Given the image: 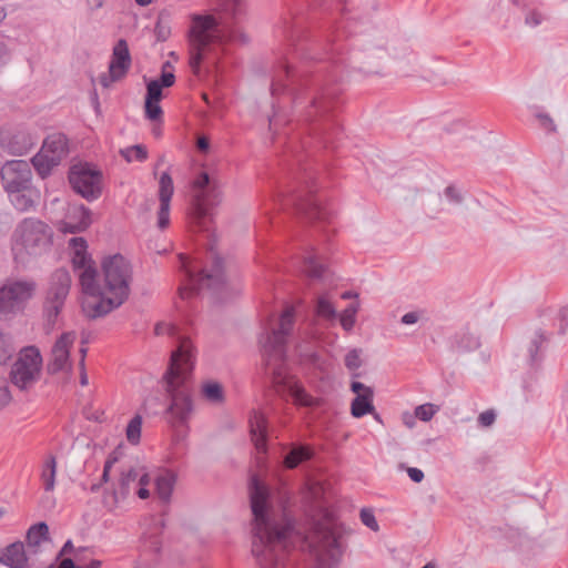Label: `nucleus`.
<instances>
[{"label": "nucleus", "instance_id": "nucleus-12", "mask_svg": "<svg viewBox=\"0 0 568 568\" xmlns=\"http://www.w3.org/2000/svg\"><path fill=\"white\" fill-rule=\"evenodd\" d=\"M68 138L63 133H53L45 138L41 150L32 158L31 162L38 174L44 179L52 169L68 155Z\"/></svg>", "mask_w": 568, "mask_h": 568}, {"label": "nucleus", "instance_id": "nucleus-23", "mask_svg": "<svg viewBox=\"0 0 568 568\" xmlns=\"http://www.w3.org/2000/svg\"><path fill=\"white\" fill-rule=\"evenodd\" d=\"M250 433L257 450L265 453L267 448V420L260 412H253L250 417Z\"/></svg>", "mask_w": 568, "mask_h": 568}, {"label": "nucleus", "instance_id": "nucleus-63", "mask_svg": "<svg viewBox=\"0 0 568 568\" xmlns=\"http://www.w3.org/2000/svg\"><path fill=\"white\" fill-rule=\"evenodd\" d=\"M87 419L89 420H93V422H97V423H103L105 420L104 418V412H94L90 415H87Z\"/></svg>", "mask_w": 568, "mask_h": 568}, {"label": "nucleus", "instance_id": "nucleus-28", "mask_svg": "<svg viewBox=\"0 0 568 568\" xmlns=\"http://www.w3.org/2000/svg\"><path fill=\"white\" fill-rule=\"evenodd\" d=\"M547 342L548 337L546 333L541 328L537 329L528 346V361L530 366H535L541 362L542 356L539 355V349Z\"/></svg>", "mask_w": 568, "mask_h": 568}, {"label": "nucleus", "instance_id": "nucleus-15", "mask_svg": "<svg viewBox=\"0 0 568 568\" xmlns=\"http://www.w3.org/2000/svg\"><path fill=\"white\" fill-rule=\"evenodd\" d=\"M0 176L7 193L31 189L32 172L29 163L23 160L8 161L1 168Z\"/></svg>", "mask_w": 568, "mask_h": 568}, {"label": "nucleus", "instance_id": "nucleus-32", "mask_svg": "<svg viewBox=\"0 0 568 568\" xmlns=\"http://www.w3.org/2000/svg\"><path fill=\"white\" fill-rule=\"evenodd\" d=\"M57 460L53 455H50L43 465L41 478L45 491H51L55 485Z\"/></svg>", "mask_w": 568, "mask_h": 568}, {"label": "nucleus", "instance_id": "nucleus-25", "mask_svg": "<svg viewBox=\"0 0 568 568\" xmlns=\"http://www.w3.org/2000/svg\"><path fill=\"white\" fill-rule=\"evenodd\" d=\"M155 491L162 504L169 505L176 483V475L171 470L160 471L155 478Z\"/></svg>", "mask_w": 568, "mask_h": 568}, {"label": "nucleus", "instance_id": "nucleus-62", "mask_svg": "<svg viewBox=\"0 0 568 568\" xmlns=\"http://www.w3.org/2000/svg\"><path fill=\"white\" fill-rule=\"evenodd\" d=\"M73 550H74L73 542H72V540H71V539H68V540L64 542V545H63V547L61 548V550L59 551V554H58V556H57V559H59V558H60V557H62L63 555L69 554V552H71V551H73Z\"/></svg>", "mask_w": 568, "mask_h": 568}, {"label": "nucleus", "instance_id": "nucleus-2", "mask_svg": "<svg viewBox=\"0 0 568 568\" xmlns=\"http://www.w3.org/2000/svg\"><path fill=\"white\" fill-rule=\"evenodd\" d=\"M250 501L253 514L252 554L260 568H281L282 554L291 547L307 546L311 552H324L333 560L341 556V544L334 530L313 519L307 530L285 513L280 519L270 515V491L258 479L250 480Z\"/></svg>", "mask_w": 568, "mask_h": 568}, {"label": "nucleus", "instance_id": "nucleus-1", "mask_svg": "<svg viewBox=\"0 0 568 568\" xmlns=\"http://www.w3.org/2000/svg\"><path fill=\"white\" fill-rule=\"evenodd\" d=\"M339 12L342 21L334 22L331 33L326 38L329 45V59H316L303 47L296 48L291 58H286L275 69L271 83V93L274 114L270 119V128L278 125L283 118L280 110L288 104L292 116L287 122H296L307 130L325 146L329 143L331 131L335 133L337 125L333 121V112L338 103L339 89L336 83L341 79L342 71L351 68L366 74L377 73L378 70L365 67V58L378 57L383 47L374 48V52L365 54L361 50L353 49L347 59L341 58L343 47L339 43L346 31H341V26L346 18L347 8L343 0H320V6L325 10L332 6Z\"/></svg>", "mask_w": 568, "mask_h": 568}, {"label": "nucleus", "instance_id": "nucleus-41", "mask_svg": "<svg viewBox=\"0 0 568 568\" xmlns=\"http://www.w3.org/2000/svg\"><path fill=\"white\" fill-rule=\"evenodd\" d=\"M14 347L10 338L0 332V364H6L13 355Z\"/></svg>", "mask_w": 568, "mask_h": 568}, {"label": "nucleus", "instance_id": "nucleus-46", "mask_svg": "<svg viewBox=\"0 0 568 568\" xmlns=\"http://www.w3.org/2000/svg\"><path fill=\"white\" fill-rule=\"evenodd\" d=\"M345 366L349 371H356L362 366L361 349L353 348L346 355L344 359Z\"/></svg>", "mask_w": 568, "mask_h": 568}, {"label": "nucleus", "instance_id": "nucleus-40", "mask_svg": "<svg viewBox=\"0 0 568 568\" xmlns=\"http://www.w3.org/2000/svg\"><path fill=\"white\" fill-rule=\"evenodd\" d=\"M535 118L538 120L540 128L548 134L557 133V125L549 113L544 112L536 106Z\"/></svg>", "mask_w": 568, "mask_h": 568}, {"label": "nucleus", "instance_id": "nucleus-16", "mask_svg": "<svg viewBox=\"0 0 568 568\" xmlns=\"http://www.w3.org/2000/svg\"><path fill=\"white\" fill-rule=\"evenodd\" d=\"M74 332H65L60 335L51 349V358L47 364V372L51 375L70 369V349L75 341Z\"/></svg>", "mask_w": 568, "mask_h": 568}, {"label": "nucleus", "instance_id": "nucleus-57", "mask_svg": "<svg viewBox=\"0 0 568 568\" xmlns=\"http://www.w3.org/2000/svg\"><path fill=\"white\" fill-rule=\"evenodd\" d=\"M419 314L417 312H408L404 314L400 318V322L405 325H412L418 322Z\"/></svg>", "mask_w": 568, "mask_h": 568}, {"label": "nucleus", "instance_id": "nucleus-38", "mask_svg": "<svg viewBox=\"0 0 568 568\" xmlns=\"http://www.w3.org/2000/svg\"><path fill=\"white\" fill-rule=\"evenodd\" d=\"M357 310V305L351 304L339 315L341 325L345 331L349 332L353 329L356 321Z\"/></svg>", "mask_w": 568, "mask_h": 568}, {"label": "nucleus", "instance_id": "nucleus-10", "mask_svg": "<svg viewBox=\"0 0 568 568\" xmlns=\"http://www.w3.org/2000/svg\"><path fill=\"white\" fill-rule=\"evenodd\" d=\"M71 287V276L68 270H55L50 278L43 302V313L47 324L53 326L62 311Z\"/></svg>", "mask_w": 568, "mask_h": 568}, {"label": "nucleus", "instance_id": "nucleus-53", "mask_svg": "<svg viewBox=\"0 0 568 568\" xmlns=\"http://www.w3.org/2000/svg\"><path fill=\"white\" fill-rule=\"evenodd\" d=\"M154 33L158 41H165L171 33L170 27L163 24L160 20L156 22Z\"/></svg>", "mask_w": 568, "mask_h": 568}, {"label": "nucleus", "instance_id": "nucleus-17", "mask_svg": "<svg viewBox=\"0 0 568 568\" xmlns=\"http://www.w3.org/2000/svg\"><path fill=\"white\" fill-rule=\"evenodd\" d=\"M72 265L75 271H80L79 281L84 296H88L89 292H97L98 271L87 251L77 248L72 256Z\"/></svg>", "mask_w": 568, "mask_h": 568}, {"label": "nucleus", "instance_id": "nucleus-36", "mask_svg": "<svg viewBox=\"0 0 568 568\" xmlns=\"http://www.w3.org/2000/svg\"><path fill=\"white\" fill-rule=\"evenodd\" d=\"M315 311L320 317L325 320H335L337 316L335 307L325 296L317 297Z\"/></svg>", "mask_w": 568, "mask_h": 568}, {"label": "nucleus", "instance_id": "nucleus-33", "mask_svg": "<svg viewBox=\"0 0 568 568\" xmlns=\"http://www.w3.org/2000/svg\"><path fill=\"white\" fill-rule=\"evenodd\" d=\"M303 271L306 273L308 277L314 280H321L326 273V267L318 262L315 255L310 254L304 257Z\"/></svg>", "mask_w": 568, "mask_h": 568}, {"label": "nucleus", "instance_id": "nucleus-22", "mask_svg": "<svg viewBox=\"0 0 568 568\" xmlns=\"http://www.w3.org/2000/svg\"><path fill=\"white\" fill-rule=\"evenodd\" d=\"M131 62L132 59L128 42L124 39L118 40L112 50L111 61L109 64L110 71H116L122 77H125L130 70Z\"/></svg>", "mask_w": 568, "mask_h": 568}, {"label": "nucleus", "instance_id": "nucleus-3", "mask_svg": "<svg viewBox=\"0 0 568 568\" xmlns=\"http://www.w3.org/2000/svg\"><path fill=\"white\" fill-rule=\"evenodd\" d=\"M154 334H169L178 339V346L171 354L169 367L163 376L165 390L170 397V405L165 412L169 422L174 426L184 425L193 409L189 378L194 364V347L187 337L180 335L175 325L158 323Z\"/></svg>", "mask_w": 568, "mask_h": 568}, {"label": "nucleus", "instance_id": "nucleus-7", "mask_svg": "<svg viewBox=\"0 0 568 568\" xmlns=\"http://www.w3.org/2000/svg\"><path fill=\"white\" fill-rule=\"evenodd\" d=\"M294 179L296 185L287 191V195L282 200V206L284 209L292 207L296 214L311 222L328 221L332 216V210L315 196L312 174L303 169V173H298Z\"/></svg>", "mask_w": 568, "mask_h": 568}, {"label": "nucleus", "instance_id": "nucleus-55", "mask_svg": "<svg viewBox=\"0 0 568 568\" xmlns=\"http://www.w3.org/2000/svg\"><path fill=\"white\" fill-rule=\"evenodd\" d=\"M559 334H565L568 327V307H561L558 313Z\"/></svg>", "mask_w": 568, "mask_h": 568}, {"label": "nucleus", "instance_id": "nucleus-9", "mask_svg": "<svg viewBox=\"0 0 568 568\" xmlns=\"http://www.w3.org/2000/svg\"><path fill=\"white\" fill-rule=\"evenodd\" d=\"M295 314L292 307H287L280 316L276 327L261 338L263 357L267 366L274 365L276 371L286 358L287 342L293 334Z\"/></svg>", "mask_w": 568, "mask_h": 568}, {"label": "nucleus", "instance_id": "nucleus-51", "mask_svg": "<svg viewBox=\"0 0 568 568\" xmlns=\"http://www.w3.org/2000/svg\"><path fill=\"white\" fill-rule=\"evenodd\" d=\"M124 77L119 74L116 71L112 72L109 70L108 72L101 73L99 75V83L106 89L110 88L113 82L120 81Z\"/></svg>", "mask_w": 568, "mask_h": 568}, {"label": "nucleus", "instance_id": "nucleus-42", "mask_svg": "<svg viewBox=\"0 0 568 568\" xmlns=\"http://www.w3.org/2000/svg\"><path fill=\"white\" fill-rule=\"evenodd\" d=\"M162 91H163V87L158 84V81L150 80L146 83L145 100L153 101V102H160L163 98Z\"/></svg>", "mask_w": 568, "mask_h": 568}, {"label": "nucleus", "instance_id": "nucleus-11", "mask_svg": "<svg viewBox=\"0 0 568 568\" xmlns=\"http://www.w3.org/2000/svg\"><path fill=\"white\" fill-rule=\"evenodd\" d=\"M102 179V172L87 162L73 164L68 174L72 190L89 202L101 196Z\"/></svg>", "mask_w": 568, "mask_h": 568}, {"label": "nucleus", "instance_id": "nucleus-44", "mask_svg": "<svg viewBox=\"0 0 568 568\" xmlns=\"http://www.w3.org/2000/svg\"><path fill=\"white\" fill-rule=\"evenodd\" d=\"M437 409L438 408L434 404L427 403L419 405L415 409V418H418L423 422H428L436 414Z\"/></svg>", "mask_w": 568, "mask_h": 568}, {"label": "nucleus", "instance_id": "nucleus-27", "mask_svg": "<svg viewBox=\"0 0 568 568\" xmlns=\"http://www.w3.org/2000/svg\"><path fill=\"white\" fill-rule=\"evenodd\" d=\"M373 395V390H368L367 394L356 395L351 404V413L353 417L361 418L366 414L374 412Z\"/></svg>", "mask_w": 568, "mask_h": 568}, {"label": "nucleus", "instance_id": "nucleus-24", "mask_svg": "<svg viewBox=\"0 0 568 568\" xmlns=\"http://www.w3.org/2000/svg\"><path fill=\"white\" fill-rule=\"evenodd\" d=\"M0 564L9 568H28L23 542L14 541L8 545L0 555Z\"/></svg>", "mask_w": 568, "mask_h": 568}, {"label": "nucleus", "instance_id": "nucleus-37", "mask_svg": "<svg viewBox=\"0 0 568 568\" xmlns=\"http://www.w3.org/2000/svg\"><path fill=\"white\" fill-rule=\"evenodd\" d=\"M121 154L128 162H131L133 160L143 162L148 158L146 148L142 144H135V145L129 146V148L122 150Z\"/></svg>", "mask_w": 568, "mask_h": 568}, {"label": "nucleus", "instance_id": "nucleus-49", "mask_svg": "<svg viewBox=\"0 0 568 568\" xmlns=\"http://www.w3.org/2000/svg\"><path fill=\"white\" fill-rule=\"evenodd\" d=\"M362 523L369 529L377 531L379 529L378 523L374 513L371 509L363 508L359 514Z\"/></svg>", "mask_w": 568, "mask_h": 568}, {"label": "nucleus", "instance_id": "nucleus-21", "mask_svg": "<svg viewBox=\"0 0 568 568\" xmlns=\"http://www.w3.org/2000/svg\"><path fill=\"white\" fill-rule=\"evenodd\" d=\"M91 223L90 209L81 204L69 212L68 220L61 223L60 231L69 234H77L84 232Z\"/></svg>", "mask_w": 568, "mask_h": 568}, {"label": "nucleus", "instance_id": "nucleus-8", "mask_svg": "<svg viewBox=\"0 0 568 568\" xmlns=\"http://www.w3.org/2000/svg\"><path fill=\"white\" fill-rule=\"evenodd\" d=\"M52 235V229L44 222L33 217L22 220L13 233L12 251L16 260L20 257L22 251L29 255H40L50 247Z\"/></svg>", "mask_w": 568, "mask_h": 568}, {"label": "nucleus", "instance_id": "nucleus-6", "mask_svg": "<svg viewBox=\"0 0 568 568\" xmlns=\"http://www.w3.org/2000/svg\"><path fill=\"white\" fill-rule=\"evenodd\" d=\"M209 251L212 260L209 271L201 270L196 272L193 263L185 255H180L181 268L186 282V284L180 288L181 298H189L203 288H209L219 294L226 286L224 260L217 255L213 244L210 245Z\"/></svg>", "mask_w": 568, "mask_h": 568}, {"label": "nucleus", "instance_id": "nucleus-48", "mask_svg": "<svg viewBox=\"0 0 568 568\" xmlns=\"http://www.w3.org/2000/svg\"><path fill=\"white\" fill-rule=\"evenodd\" d=\"M293 396L297 405L305 407H313L316 405V399L302 388L295 389Z\"/></svg>", "mask_w": 568, "mask_h": 568}, {"label": "nucleus", "instance_id": "nucleus-31", "mask_svg": "<svg viewBox=\"0 0 568 568\" xmlns=\"http://www.w3.org/2000/svg\"><path fill=\"white\" fill-rule=\"evenodd\" d=\"M11 204L20 212H27L34 206L29 191H12L8 193Z\"/></svg>", "mask_w": 568, "mask_h": 568}, {"label": "nucleus", "instance_id": "nucleus-45", "mask_svg": "<svg viewBox=\"0 0 568 568\" xmlns=\"http://www.w3.org/2000/svg\"><path fill=\"white\" fill-rule=\"evenodd\" d=\"M545 20L546 16L537 9L528 10L525 16V24L529 28H537Z\"/></svg>", "mask_w": 568, "mask_h": 568}, {"label": "nucleus", "instance_id": "nucleus-13", "mask_svg": "<svg viewBox=\"0 0 568 568\" xmlns=\"http://www.w3.org/2000/svg\"><path fill=\"white\" fill-rule=\"evenodd\" d=\"M41 367L40 351L34 346L23 348L10 372L12 384L20 389L30 388L38 381Z\"/></svg>", "mask_w": 568, "mask_h": 568}, {"label": "nucleus", "instance_id": "nucleus-20", "mask_svg": "<svg viewBox=\"0 0 568 568\" xmlns=\"http://www.w3.org/2000/svg\"><path fill=\"white\" fill-rule=\"evenodd\" d=\"M221 200L222 193L216 184H213L205 191H201L200 195H194V212L200 224H204L210 210L220 204Z\"/></svg>", "mask_w": 568, "mask_h": 568}, {"label": "nucleus", "instance_id": "nucleus-52", "mask_svg": "<svg viewBox=\"0 0 568 568\" xmlns=\"http://www.w3.org/2000/svg\"><path fill=\"white\" fill-rule=\"evenodd\" d=\"M496 414L494 413V410H485L480 413L478 416V425L481 427H489L494 424Z\"/></svg>", "mask_w": 568, "mask_h": 568}, {"label": "nucleus", "instance_id": "nucleus-34", "mask_svg": "<svg viewBox=\"0 0 568 568\" xmlns=\"http://www.w3.org/2000/svg\"><path fill=\"white\" fill-rule=\"evenodd\" d=\"M142 417L135 415L128 424L125 434L126 439L132 445H138L141 439Z\"/></svg>", "mask_w": 568, "mask_h": 568}, {"label": "nucleus", "instance_id": "nucleus-56", "mask_svg": "<svg viewBox=\"0 0 568 568\" xmlns=\"http://www.w3.org/2000/svg\"><path fill=\"white\" fill-rule=\"evenodd\" d=\"M407 475L414 483H420L424 479L423 470L416 467H408Z\"/></svg>", "mask_w": 568, "mask_h": 568}, {"label": "nucleus", "instance_id": "nucleus-18", "mask_svg": "<svg viewBox=\"0 0 568 568\" xmlns=\"http://www.w3.org/2000/svg\"><path fill=\"white\" fill-rule=\"evenodd\" d=\"M174 193L173 180L169 172H163L159 180L158 227L164 230L170 224V204Z\"/></svg>", "mask_w": 568, "mask_h": 568}, {"label": "nucleus", "instance_id": "nucleus-39", "mask_svg": "<svg viewBox=\"0 0 568 568\" xmlns=\"http://www.w3.org/2000/svg\"><path fill=\"white\" fill-rule=\"evenodd\" d=\"M163 88H170L175 83V74L173 72V64L170 61H165L161 68V75L159 79H154Z\"/></svg>", "mask_w": 568, "mask_h": 568}, {"label": "nucleus", "instance_id": "nucleus-54", "mask_svg": "<svg viewBox=\"0 0 568 568\" xmlns=\"http://www.w3.org/2000/svg\"><path fill=\"white\" fill-rule=\"evenodd\" d=\"M11 400V394L9 392L8 385L4 381H0V408L8 405Z\"/></svg>", "mask_w": 568, "mask_h": 568}, {"label": "nucleus", "instance_id": "nucleus-35", "mask_svg": "<svg viewBox=\"0 0 568 568\" xmlns=\"http://www.w3.org/2000/svg\"><path fill=\"white\" fill-rule=\"evenodd\" d=\"M204 397L212 403H221L224 399L223 387L220 383L209 382L202 388Z\"/></svg>", "mask_w": 568, "mask_h": 568}, {"label": "nucleus", "instance_id": "nucleus-59", "mask_svg": "<svg viewBox=\"0 0 568 568\" xmlns=\"http://www.w3.org/2000/svg\"><path fill=\"white\" fill-rule=\"evenodd\" d=\"M69 244L73 247L74 251H77V248L87 251V241L83 237H72Z\"/></svg>", "mask_w": 568, "mask_h": 568}, {"label": "nucleus", "instance_id": "nucleus-60", "mask_svg": "<svg viewBox=\"0 0 568 568\" xmlns=\"http://www.w3.org/2000/svg\"><path fill=\"white\" fill-rule=\"evenodd\" d=\"M79 366H80V384L82 386H87L89 383V378H88V374L85 371V364L83 363V359H80Z\"/></svg>", "mask_w": 568, "mask_h": 568}, {"label": "nucleus", "instance_id": "nucleus-29", "mask_svg": "<svg viewBox=\"0 0 568 568\" xmlns=\"http://www.w3.org/2000/svg\"><path fill=\"white\" fill-rule=\"evenodd\" d=\"M138 477L139 470L136 468L130 467L126 470L123 469L121 471L118 488L114 491L115 496H120L124 499L130 494L131 485L136 481Z\"/></svg>", "mask_w": 568, "mask_h": 568}, {"label": "nucleus", "instance_id": "nucleus-43", "mask_svg": "<svg viewBox=\"0 0 568 568\" xmlns=\"http://www.w3.org/2000/svg\"><path fill=\"white\" fill-rule=\"evenodd\" d=\"M145 118L151 121H159L162 119L163 111L160 102L144 100Z\"/></svg>", "mask_w": 568, "mask_h": 568}, {"label": "nucleus", "instance_id": "nucleus-4", "mask_svg": "<svg viewBox=\"0 0 568 568\" xmlns=\"http://www.w3.org/2000/svg\"><path fill=\"white\" fill-rule=\"evenodd\" d=\"M224 12L233 22L219 20L214 16L195 14L189 30V64L194 74H199L202 62L215 51V45L227 41L247 42V37L235 26L244 14V0H226Z\"/></svg>", "mask_w": 568, "mask_h": 568}, {"label": "nucleus", "instance_id": "nucleus-5", "mask_svg": "<svg viewBox=\"0 0 568 568\" xmlns=\"http://www.w3.org/2000/svg\"><path fill=\"white\" fill-rule=\"evenodd\" d=\"M103 285L97 280V292H89L82 300V311L90 320L103 317L120 307L129 297L132 267L121 254L102 261Z\"/></svg>", "mask_w": 568, "mask_h": 568}, {"label": "nucleus", "instance_id": "nucleus-14", "mask_svg": "<svg viewBox=\"0 0 568 568\" xmlns=\"http://www.w3.org/2000/svg\"><path fill=\"white\" fill-rule=\"evenodd\" d=\"M36 288L37 284L32 280L8 281L0 288V318L21 312Z\"/></svg>", "mask_w": 568, "mask_h": 568}, {"label": "nucleus", "instance_id": "nucleus-61", "mask_svg": "<svg viewBox=\"0 0 568 568\" xmlns=\"http://www.w3.org/2000/svg\"><path fill=\"white\" fill-rule=\"evenodd\" d=\"M196 146L201 152H207L210 149V140L205 136L197 139Z\"/></svg>", "mask_w": 568, "mask_h": 568}, {"label": "nucleus", "instance_id": "nucleus-30", "mask_svg": "<svg viewBox=\"0 0 568 568\" xmlns=\"http://www.w3.org/2000/svg\"><path fill=\"white\" fill-rule=\"evenodd\" d=\"M49 527L44 521L32 525L27 531V542L30 547L39 546L48 539Z\"/></svg>", "mask_w": 568, "mask_h": 568}, {"label": "nucleus", "instance_id": "nucleus-26", "mask_svg": "<svg viewBox=\"0 0 568 568\" xmlns=\"http://www.w3.org/2000/svg\"><path fill=\"white\" fill-rule=\"evenodd\" d=\"M479 347V337L469 332L456 333L452 338L450 348L459 354L474 352Z\"/></svg>", "mask_w": 568, "mask_h": 568}, {"label": "nucleus", "instance_id": "nucleus-19", "mask_svg": "<svg viewBox=\"0 0 568 568\" xmlns=\"http://www.w3.org/2000/svg\"><path fill=\"white\" fill-rule=\"evenodd\" d=\"M315 452L311 445L293 443L283 445V466L287 469L297 468L305 462L313 459Z\"/></svg>", "mask_w": 568, "mask_h": 568}, {"label": "nucleus", "instance_id": "nucleus-47", "mask_svg": "<svg viewBox=\"0 0 568 568\" xmlns=\"http://www.w3.org/2000/svg\"><path fill=\"white\" fill-rule=\"evenodd\" d=\"M211 179L207 172H201L199 176L193 181L194 195H200L201 191H205L211 187Z\"/></svg>", "mask_w": 568, "mask_h": 568}, {"label": "nucleus", "instance_id": "nucleus-58", "mask_svg": "<svg viewBox=\"0 0 568 568\" xmlns=\"http://www.w3.org/2000/svg\"><path fill=\"white\" fill-rule=\"evenodd\" d=\"M351 389L352 392H354L356 395L358 394H367L368 390H373L371 387L364 385L363 383L361 382H352L351 384Z\"/></svg>", "mask_w": 568, "mask_h": 568}, {"label": "nucleus", "instance_id": "nucleus-64", "mask_svg": "<svg viewBox=\"0 0 568 568\" xmlns=\"http://www.w3.org/2000/svg\"><path fill=\"white\" fill-rule=\"evenodd\" d=\"M58 568H78V566L74 564L73 559L71 558H63L60 561V565Z\"/></svg>", "mask_w": 568, "mask_h": 568}, {"label": "nucleus", "instance_id": "nucleus-50", "mask_svg": "<svg viewBox=\"0 0 568 568\" xmlns=\"http://www.w3.org/2000/svg\"><path fill=\"white\" fill-rule=\"evenodd\" d=\"M444 195L447 199V201L454 205H459L464 201L462 192L454 185H448L444 190Z\"/></svg>", "mask_w": 568, "mask_h": 568}]
</instances>
